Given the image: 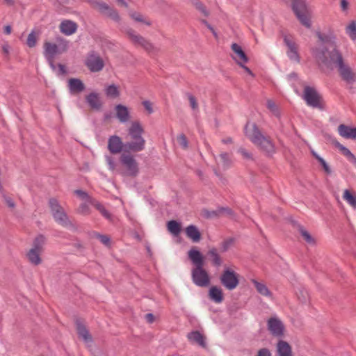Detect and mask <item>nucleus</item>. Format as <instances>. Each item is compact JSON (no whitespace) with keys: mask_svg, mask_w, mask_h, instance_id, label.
I'll use <instances>...</instances> for the list:
<instances>
[{"mask_svg":"<svg viewBox=\"0 0 356 356\" xmlns=\"http://www.w3.org/2000/svg\"><path fill=\"white\" fill-rule=\"evenodd\" d=\"M76 24L70 20H65L60 24V32L66 35H72L76 32Z\"/></svg>","mask_w":356,"mask_h":356,"instance_id":"obj_26","label":"nucleus"},{"mask_svg":"<svg viewBox=\"0 0 356 356\" xmlns=\"http://www.w3.org/2000/svg\"><path fill=\"white\" fill-rule=\"evenodd\" d=\"M277 356H293L292 348L289 343L283 340H279L276 345Z\"/></svg>","mask_w":356,"mask_h":356,"instance_id":"obj_22","label":"nucleus"},{"mask_svg":"<svg viewBox=\"0 0 356 356\" xmlns=\"http://www.w3.org/2000/svg\"><path fill=\"white\" fill-rule=\"evenodd\" d=\"M78 211L81 214L88 215L90 213V209L86 203H83L79 207Z\"/></svg>","mask_w":356,"mask_h":356,"instance_id":"obj_51","label":"nucleus"},{"mask_svg":"<svg viewBox=\"0 0 356 356\" xmlns=\"http://www.w3.org/2000/svg\"><path fill=\"white\" fill-rule=\"evenodd\" d=\"M145 319L146 321L149 323H152L154 321V316L152 314H147L145 315Z\"/></svg>","mask_w":356,"mask_h":356,"instance_id":"obj_58","label":"nucleus"},{"mask_svg":"<svg viewBox=\"0 0 356 356\" xmlns=\"http://www.w3.org/2000/svg\"><path fill=\"white\" fill-rule=\"evenodd\" d=\"M88 3L93 8L98 10L101 14L111 18L115 22H118L120 21V17L118 12L115 9L110 7L105 2L97 0H88Z\"/></svg>","mask_w":356,"mask_h":356,"instance_id":"obj_10","label":"nucleus"},{"mask_svg":"<svg viewBox=\"0 0 356 356\" xmlns=\"http://www.w3.org/2000/svg\"><path fill=\"white\" fill-rule=\"evenodd\" d=\"M90 204L93 205L97 210L99 211V213L107 220L109 221H113V217L111 213L105 208V207L100 202H97L95 200H91Z\"/></svg>","mask_w":356,"mask_h":356,"instance_id":"obj_32","label":"nucleus"},{"mask_svg":"<svg viewBox=\"0 0 356 356\" xmlns=\"http://www.w3.org/2000/svg\"><path fill=\"white\" fill-rule=\"evenodd\" d=\"M12 29L11 26L9 25H7L4 27V33L7 35L10 34L11 33Z\"/></svg>","mask_w":356,"mask_h":356,"instance_id":"obj_63","label":"nucleus"},{"mask_svg":"<svg viewBox=\"0 0 356 356\" xmlns=\"http://www.w3.org/2000/svg\"><path fill=\"white\" fill-rule=\"evenodd\" d=\"M298 296L302 302H306L308 300L309 295L305 290H300Z\"/></svg>","mask_w":356,"mask_h":356,"instance_id":"obj_52","label":"nucleus"},{"mask_svg":"<svg viewBox=\"0 0 356 356\" xmlns=\"http://www.w3.org/2000/svg\"><path fill=\"white\" fill-rule=\"evenodd\" d=\"M327 140L336 147H337L341 153L346 156L350 161H356L355 156L351 153V152L346 148L345 146L341 145L338 140L330 136H327Z\"/></svg>","mask_w":356,"mask_h":356,"instance_id":"obj_23","label":"nucleus"},{"mask_svg":"<svg viewBox=\"0 0 356 356\" xmlns=\"http://www.w3.org/2000/svg\"><path fill=\"white\" fill-rule=\"evenodd\" d=\"M186 236L193 242H199L201 239V234L197 227L193 225L188 226L186 229Z\"/></svg>","mask_w":356,"mask_h":356,"instance_id":"obj_30","label":"nucleus"},{"mask_svg":"<svg viewBox=\"0 0 356 356\" xmlns=\"http://www.w3.org/2000/svg\"><path fill=\"white\" fill-rule=\"evenodd\" d=\"M346 32L353 40H356V22H351L346 27Z\"/></svg>","mask_w":356,"mask_h":356,"instance_id":"obj_40","label":"nucleus"},{"mask_svg":"<svg viewBox=\"0 0 356 356\" xmlns=\"http://www.w3.org/2000/svg\"><path fill=\"white\" fill-rule=\"evenodd\" d=\"M221 284L227 290L232 291L239 284V275L229 268H225L220 276Z\"/></svg>","mask_w":356,"mask_h":356,"instance_id":"obj_8","label":"nucleus"},{"mask_svg":"<svg viewBox=\"0 0 356 356\" xmlns=\"http://www.w3.org/2000/svg\"><path fill=\"white\" fill-rule=\"evenodd\" d=\"M207 254L211 257L212 264L216 266H220L222 264V260L220 258L217 250L214 248H211Z\"/></svg>","mask_w":356,"mask_h":356,"instance_id":"obj_35","label":"nucleus"},{"mask_svg":"<svg viewBox=\"0 0 356 356\" xmlns=\"http://www.w3.org/2000/svg\"><path fill=\"white\" fill-rule=\"evenodd\" d=\"M1 193L3 195V200H4L5 202L6 203V204L8 205V207L11 209L15 208V204L13 200H12V198H10L8 196H6L5 194L3 193V192Z\"/></svg>","mask_w":356,"mask_h":356,"instance_id":"obj_54","label":"nucleus"},{"mask_svg":"<svg viewBox=\"0 0 356 356\" xmlns=\"http://www.w3.org/2000/svg\"><path fill=\"white\" fill-rule=\"evenodd\" d=\"M121 162L127 169V175L136 176L138 173V165L132 156L123 154L121 156Z\"/></svg>","mask_w":356,"mask_h":356,"instance_id":"obj_16","label":"nucleus"},{"mask_svg":"<svg viewBox=\"0 0 356 356\" xmlns=\"http://www.w3.org/2000/svg\"><path fill=\"white\" fill-rule=\"evenodd\" d=\"M343 198L353 208L356 209V195H353L348 190H345Z\"/></svg>","mask_w":356,"mask_h":356,"instance_id":"obj_38","label":"nucleus"},{"mask_svg":"<svg viewBox=\"0 0 356 356\" xmlns=\"http://www.w3.org/2000/svg\"><path fill=\"white\" fill-rule=\"evenodd\" d=\"M257 356H272V354L268 348H263L258 350Z\"/></svg>","mask_w":356,"mask_h":356,"instance_id":"obj_55","label":"nucleus"},{"mask_svg":"<svg viewBox=\"0 0 356 356\" xmlns=\"http://www.w3.org/2000/svg\"><path fill=\"white\" fill-rule=\"evenodd\" d=\"M300 232L304 239L309 244H315V239L310 235V234L303 229L302 227H300Z\"/></svg>","mask_w":356,"mask_h":356,"instance_id":"obj_42","label":"nucleus"},{"mask_svg":"<svg viewBox=\"0 0 356 356\" xmlns=\"http://www.w3.org/2000/svg\"><path fill=\"white\" fill-rule=\"evenodd\" d=\"M283 40L287 47L286 55L289 58L295 63H300V58L298 53V46L291 35H284Z\"/></svg>","mask_w":356,"mask_h":356,"instance_id":"obj_11","label":"nucleus"},{"mask_svg":"<svg viewBox=\"0 0 356 356\" xmlns=\"http://www.w3.org/2000/svg\"><path fill=\"white\" fill-rule=\"evenodd\" d=\"M177 143L184 149L188 147V140L184 134H180L177 138Z\"/></svg>","mask_w":356,"mask_h":356,"instance_id":"obj_46","label":"nucleus"},{"mask_svg":"<svg viewBox=\"0 0 356 356\" xmlns=\"http://www.w3.org/2000/svg\"><path fill=\"white\" fill-rule=\"evenodd\" d=\"M186 95L189 101L190 106L192 108V110L194 111H197L199 110V106L195 96L189 92H187Z\"/></svg>","mask_w":356,"mask_h":356,"instance_id":"obj_41","label":"nucleus"},{"mask_svg":"<svg viewBox=\"0 0 356 356\" xmlns=\"http://www.w3.org/2000/svg\"><path fill=\"white\" fill-rule=\"evenodd\" d=\"M130 42L135 46L143 48L146 51L151 53L155 51V47L149 40L137 33L134 29H128L125 31Z\"/></svg>","mask_w":356,"mask_h":356,"instance_id":"obj_7","label":"nucleus"},{"mask_svg":"<svg viewBox=\"0 0 356 356\" xmlns=\"http://www.w3.org/2000/svg\"><path fill=\"white\" fill-rule=\"evenodd\" d=\"M318 162L321 164L326 173H331V169L330 168L329 165L323 158H319Z\"/></svg>","mask_w":356,"mask_h":356,"instance_id":"obj_56","label":"nucleus"},{"mask_svg":"<svg viewBox=\"0 0 356 356\" xmlns=\"http://www.w3.org/2000/svg\"><path fill=\"white\" fill-rule=\"evenodd\" d=\"M222 143L225 145H229L233 143V139L231 137H227L225 138L222 139Z\"/></svg>","mask_w":356,"mask_h":356,"instance_id":"obj_61","label":"nucleus"},{"mask_svg":"<svg viewBox=\"0 0 356 356\" xmlns=\"http://www.w3.org/2000/svg\"><path fill=\"white\" fill-rule=\"evenodd\" d=\"M267 327L273 337L281 338L284 334V325L277 316H275L268 318L267 321Z\"/></svg>","mask_w":356,"mask_h":356,"instance_id":"obj_13","label":"nucleus"},{"mask_svg":"<svg viewBox=\"0 0 356 356\" xmlns=\"http://www.w3.org/2000/svg\"><path fill=\"white\" fill-rule=\"evenodd\" d=\"M251 282L259 294L268 298L272 296V293L270 291L265 284L259 282L254 279H252Z\"/></svg>","mask_w":356,"mask_h":356,"instance_id":"obj_33","label":"nucleus"},{"mask_svg":"<svg viewBox=\"0 0 356 356\" xmlns=\"http://www.w3.org/2000/svg\"><path fill=\"white\" fill-rule=\"evenodd\" d=\"M127 131L129 140L124 144V147L136 152L143 150L145 146V140L143 137L144 129L141 123L138 120L131 122Z\"/></svg>","mask_w":356,"mask_h":356,"instance_id":"obj_4","label":"nucleus"},{"mask_svg":"<svg viewBox=\"0 0 356 356\" xmlns=\"http://www.w3.org/2000/svg\"><path fill=\"white\" fill-rule=\"evenodd\" d=\"M244 64L245 63H241V65H238L241 66L248 74H250V76H252L253 77L254 75L252 73V72L250 70L249 67L245 66Z\"/></svg>","mask_w":356,"mask_h":356,"instance_id":"obj_59","label":"nucleus"},{"mask_svg":"<svg viewBox=\"0 0 356 356\" xmlns=\"http://www.w3.org/2000/svg\"><path fill=\"white\" fill-rule=\"evenodd\" d=\"M117 2L119 3L120 5L122 6H124L125 8H128V4L124 0H115Z\"/></svg>","mask_w":356,"mask_h":356,"instance_id":"obj_64","label":"nucleus"},{"mask_svg":"<svg viewBox=\"0 0 356 356\" xmlns=\"http://www.w3.org/2000/svg\"><path fill=\"white\" fill-rule=\"evenodd\" d=\"M38 40V37L34 33V31H32L31 33L29 34L27 38L26 44L29 47H33L35 46Z\"/></svg>","mask_w":356,"mask_h":356,"instance_id":"obj_44","label":"nucleus"},{"mask_svg":"<svg viewBox=\"0 0 356 356\" xmlns=\"http://www.w3.org/2000/svg\"><path fill=\"white\" fill-rule=\"evenodd\" d=\"M302 97L308 106L321 110L324 108L321 96L314 88L308 86H305Z\"/></svg>","mask_w":356,"mask_h":356,"instance_id":"obj_9","label":"nucleus"},{"mask_svg":"<svg viewBox=\"0 0 356 356\" xmlns=\"http://www.w3.org/2000/svg\"><path fill=\"white\" fill-rule=\"evenodd\" d=\"M123 147L124 145L119 136H113L109 138L108 142V148L111 153L118 154L122 151Z\"/></svg>","mask_w":356,"mask_h":356,"instance_id":"obj_21","label":"nucleus"},{"mask_svg":"<svg viewBox=\"0 0 356 356\" xmlns=\"http://www.w3.org/2000/svg\"><path fill=\"white\" fill-rule=\"evenodd\" d=\"M245 134L249 140L267 156H272L276 152V147L273 140L264 135L255 123L248 122L245 127Z\"/></svg>","mask_w":356,"mask_h":356,"instance_id":"obj_2","label":"nucleus"},{"mask_svg":"<svg viewBox=\"0 0 356 356\" xmlns=\"http://www.w3.org/2000/svg\"><path fill=\"white\" fill-rule=\"evenodd\" d=\"M209 296L216 303H220L223 300L222 290L216 286H211L209 289Z\"/></svg>","mask_w":356,"mask_h":356,"instance_id":"obj_31","label":"nucleus"},{"mask_svg":"<svg viewBox=\"0 0 356 356\" xmlns=\"http://www.w3.org/2000/svg\"><path fill=\"white\" fill-rule=\"evenodd\" d=\"M76 330L79 335V337L82 339V340L85 343H89L92 341V337L89 334L88 330L86 327V326L82 324L79 321H76Z\"/></svg>","mask_w":356,"mask_h":356,"instance_id":"obj_27","label":"nucleus"},{"mask_svg":"<svg viewBox=\"0 0 356 356\" xmlns=\"http://www.w3.org/2000/svg\"><path fill=\"white\" fill-rule=\"evenodd\" d=\"M96 238H97L104 245L106 246L110 245V238L106 235H102L99 234H95Z\"/></svg>","mask_w":356,"mask_h":356,"instance_id":"obj_48","label":"nucleus"},{"mask_svg":"<svg viewBox=\"0 0 356 356\" xmlns=\"http://www.w3.org/2000/svg\"><path fill=\"white\" fill-rule=\"evenodd\" d=\"M41 253L42 252L31 248L29 251L27 252L26 257L30 263L37 266L40 264L42 262V259L40 258Z\"/></svg>","mask_w":356,"mask_h":356,"instance_id":"obj_34","label":"nucleus"},{"mask_svg":"<svg viewBox=\"0 0 356 356\" xmlns=\"http://www.w3.org/2000/svg\"><path fill=\"white\" fill-rule=\"evenodd\" d=\"M143 105L144 106L145 108L148 111L149 113H153L152 105L149 101H144L143 102Z\"/></svg>","mask_w":356,"mask_h":356,"instance_id":"obj_57","label":"nucleus"},{"mask_svg":"<svg viewBox=\"0 0 356 356\" xmlns=\"http://www.w3.org/2000/svg\"><path fill=\"white\" fill-rule=\"evenodd\" d=\"M60 42L61 43L60 44V47H58L56 44L49 42H44V54L47 60H50L51 58H54L56 54H60L67 51L68 48L67 42L64 40H61Z\"/></svg>","mask_w":356,"mask_h":356,"instance_id":"obj_12","label":"nucleus"},{"mask_svg":"<svg viewBox=\"0 0 356 356\" xmlns=\"http://www.w3.org/2000/svg\"><path fill=\"white\" fill-rule=\"evenodd\" d=\"M341 7L343 10H346L348 7V2L346 0H341Z\"/></svg>","mask_w":356,"mask_h":356,"instance_id":"obj_60","label":"nucleus"},{"mask_svg":"<svg viewBox=\"0 0 356 356\" xmlns=\"http://www.w3.org/2000/svg\"><path fill=\"white\" fill-rule=\"evenodd\" d=\"M214 159L216 164V169L215 170V174L217 176L220 175V171L227 170L232 165V159L231 155L225 152H222L218 156H214Z\"/></svg>","mask_w":356,"mask_h":356,"instance_id":"obj_15","label":"nucleus"},{"mask_svg":"<svg viewBox=\"0 0 356 356\" xmlns=\"http://www.w3.org/2000/svg\"><path fill=\"white\" fill-rule=\"evenodd\" d=\"M188 340L193 343L199 345L205 348L207 347L206 338L198 331H193L187 335Z\"/></svg>","mask_w":356,"mask_h":356,"instance_id":"obj_24","label":"nucleus"},{"mask_svg":"<svg viewBox=\"0 0 356 356\" xmlns=\"http://www.w3.org/2000/svg\"><path fill=\"white\" fill-rule=\"evenodd\" d=\"M45 243V238L42 235L38 236L33 241L31 249L42 252L43 245Z\"/></svg>","mask_w":356,"mask_h":356,"instance_id":"obj_37","label":"nucleus"},{"mask_svg":"<svg viewBox=\"0 0 356 356\" xmlns=\"http://www.w3.org/2000/svg\"><path fill=\"white\" fill-rule=\"evenodd\" d=\"M68 86L72 93H79L85 89L83 83L79 79H70L68 81Z\"/></svg>","mask_w":356,"mask_h":356,"instance_id":"obj_29","label":"nucleus"},{"mask_svg":"<svg viewBox=\"0 0 356 356\" xmlns=\"http://www.w3.org/2000/svg\"><path fill=\"white\" fill-rule=\"evenodd\" d=\"M129 17L135 22L140 23L142 24H145L147 26H150L152 25V21L146 16L143 15L142 13L130 10L129 11Z\"/></svg>","mask_w":356,"mask_h":356,"instance_id":"obj_25","label":"nucleus"},{"mask_svg":"<svg viewBox=\"0 0 356 356\" xmlns=\"http://www.w3.org/2000/svg\"><path fill=\"white\" fill-rule=\"evenodd\" d=\"M231 49L234 52L232 57L238 65L248 62V58L240 45L236 43H233L231 45Z\"/></svg>","mask_w":356,"mask_h":356,"instance_id":"obj_18","label":"nucleus"},{"mask_svg":"<svg viewBox=\"0 0 356 356\" xmlns=\"http://www.w3.org/2000/svg\"><path fill=\"white\" fill-rule=\"evenodd\" d=\"M86 101L92 109L99 110L102 106L99 95L96 92H91L86 97Z\"/></svg>","mask_w":356,"mask_h":356,"instance_id":"obj_28","label":"nucleus"},{"mask_svg":"<svg viewBox=\"0 0 356 356\" xmlns=\"http://www.w3.org/2000/svg\"><path fill=\"white\" fill-rule=\"evenodd\" d=\"M318 37L321 43L312 49V54L316 60L327 67L336 66L343 80L348 83L355 81V74L350 67L344 63L342 55L337 49L334 41L320 33L318 34Z\"/></svg>","mask_w":356,"mask_h":356,"instance_id":"obj_1","label":"nucleus"},{"mask_svg":"<svg viewBox=\"0 0 356 356\" xmlns=\"http://www.w3.org/2000/svg\"><path fill=\"white\" fill-rule=\"evenodd\" d=\"M188 255L193 264L195 266L191 272L192 280L198 286L205 287L209 284L210 278L208 273L204 269V258L201 252L195 249H191Z\"/></svg>","mask_w":356,"mask_h":356,"instance_id":"obj_3","label":"nucleus"},{"mask_svg":"<svg viewBox=\"0 0 356 356\" xmlns=\"http://www.w3.org/2000/svg\"><path fill=\"white\" fill-rule=\"evenodd\" d=\"M195 8L198 10H200L205 17H207L209 15V13L202 3L197 1L196 3H195Z\"/></svg>","mask_w":356,"mask_h":356,"instance_id":"obj_49","label":"nucleus"},{"mask_svg":"<svg viewBox=\"0 0 356 356\" xmlns=\"http://www.w3.org/2000/svg\"><path fill=\"white\" fill-rule=\"evenodd\" d=\"M266 106L275 115L280 116L279 109L273 100H267Z\"/></svg>","mask_w":356,"mask_h":356,"instance_id":"obj_43","label":"nucleus"},{"mask_svg":"<svg viewBox=\"0 0 356 356\" xmlns=\"http://www.w3.org/2000/svg\"><path fill=\"white\" fill-rule=\"evenodd\" d=\"M292 9L301 24L309 28L311 26V13L305 1L304 0H293Z\"/></svg>","mask_w":356,"mask_h":356,"instance_id":"obj_6","label":"nucleus"},{"mask_svg":"<svg viewBox=\"0 0 356 356\" xmlns=\"http://www.w3.org/2000/svg\"><path fill=\"white\" fill-rule=\"evenodd\" d=\"M4 3L8 6H13L15 4L17 0H3Z\"/></svg>","mask_w":356,"mask_h":356,"instance_id":"obj_62","label":"nucleus"},{"mask_svg":"<svg viewBox=\"0 0 356 356\" xmlns=\"http://www.w3.org/2000/svg\"><path fill=\"white\" fill-rule=\"evenodd\" d=\"M339 134L346 139L356 140V127L341 124L338 127Z\"/></svg>","mask_w":356,"mask_h":356,"instance_id":"obj_20","label":"nucleus"},{"mask_svg":"<svg viewBox=\"0 0 356 356\" xmlns=\"http://www.w3.org/2000/svg\"><path fill=\"white\" fill-rule=\"evenodd\" d=\"M74 193L79 197L81 200H86L90 204V200H94L91 197L88 195V194L82 190H76L74 191Z\"/></svg>","mask_w":356,"mask_h":356,"instance_id":"obj_47","label":"nucleus"},{"mask_svg":"<svg viewBox=\"0 0 356 356\" xmlns=\"http://www.w3.org/2000/svg\"><path fill=\"white\" fill-rule=\"evenodd\" d=\"M49 204L54 219L56 222L67 228H72L74 227L73 224L69 220L67 214L64 211L63 208L58 204L56 199H50Z\"/></svg>","mask_w":356,"mask_h":356,"instance_id":"obj_5","label":"nucleus"},{"mask_svg":"<svg viewBox=\"0 0 356 356\" xmlns=\"http://www.w3.org/2000/svg\"><path fill=\"white\" fill-rule=\"evenodd\" d=\"M106 94L109 97L116 98L120 95V92L118 88L113 84L106 88Z\"/></svg>","mask_w":356,"mask_h":356,"instance_id":"obj_39","label":"nucleus"},{"mask_svg":"<svg viewBox=\"0 0 356 356\" xmlns=\"http://www.w3.org/2000/svg\"><path fill=\"white\" fill-rule=\"evenodd\" d=\"M202 216L208 219H213L222 216H231L233 214L232 211L228 207H220L216 210L209 211L203 209L202 211Z\"/></svg>","mask_w":356,"mask_h":356,"instance_id":"obj_17","label":"nucleus"},{"mask_svg":"<svg viewBox=\"0 0 356 356\" xmlns=\"http://www.w3.org/2000/svg\"><path fill=\"white\" fill-rule=\"evenodd\" d=\"M168 231L175 236H178L181 232V225L175 220H170L168 222Z\"/></svg>","mask_w":356,"mask_h":356,"instance_id":"obj_36","label":"nucleus"},{"mask_svg":"<svg viewBox=\"0 0 356 356\" xmlns=\"http://www.w3.org/2000/svg\"><path fill=\"white\" fill-rule=\"evenodd\" d=\"M105 159H106V161L108 165L109 169L113 171L115 169V164L113 161V159L111 156H108V155H106L105 156Z\"/></svg>","mask_w":356,"mask_h":356,"instance_id":"obj_53","label":"nucleus"},{"mask_svg":"<svg viewBox=\"0 0 356 356\" xmlns=\"http://www.w3.org/2000/svg\"><path fill=\"white\" fill-rule=\"evenodd\" d=\"M234 239L230 238L225 240L220 244L221 252H224L227 251L229 248L233 245Z\"/></svg>","mask_w":356,"mask_h":356,"instance_id":"obj_45","label":"nucleus"},{"mask_svg":"<svg viewBox=\"0 0 356 356\" xmlns=\"http://www.w3.org/2000/svg\"><path fill=\"white\" fill-rule=\"evenodd\" d=\"M115 116L121 123H125L130 120L131 113L129 108L122 104L115 106Z\"/></svg>","mask_w":356,"mask_h":356,"instance_id":"obj_19","label":"nucleus"},{"mask_svg":"<svg viewBox=\"0 0 356 356\" xmlns=\"http://www.w3.org/2000/svg\"><path fill=\"white\" fill-rule=\"evenodd\" d=\"M86 65L91 72H97L104 68V62L98 54L92 51L86 58Z\"/></svg>","mask_w":356,"mask_h":356,"instance_id":"obj_14","label":"nucleus"},{"mask_svg":"<svg viewBox=\"0 0 356 356\" xmlns=\"http://www.w3.org/2000/svg\"><path fill=\"white\" fill-rule=\"evenodd\" d=\"M238 152L243 156V157L244 159H248V160L253 159L252 154L250 152H249L248 151H247L245 148L240 147L238 149Z\"/></svg>","mask_w":356,"mask_h":356,"instance_id":"obj_50","label":"nucleus"}]
</instances>
